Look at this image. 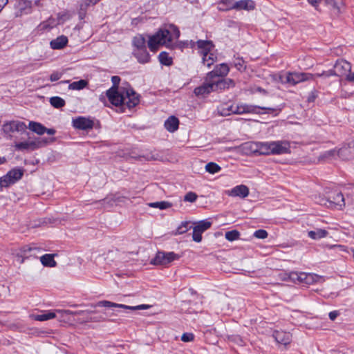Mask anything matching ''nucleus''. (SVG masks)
Returning <instances> with one entry per match:
<instances>
[{
  "label": "nucleus",
  "instance_id": "nucleus-35",
  "mask_svg": "<svg viewBox=\"0 0 354 354\" xmlns=\"http://www.w3.org/2000/svg\"><path fill=\"white\" fill-rule=\"evenodd\" d=\"M8 174L10 176L12 180H13L14 183L21 178L23 176L24 172L21 169H13L8 172Z\"/></svg>",
  "mask_w": 354,
  "mask_h": 354
},
{
  "label": "nucleus",
  "instance_id": "nucleus-18",
  "mask_svg": "<svg viewBox=\"0 0 354 354\" xmlns=\"http://www.w3.org/2000/svg\"><path fill=\"white\" fill-rule=\"evenodd\" d=\"M41 142L40 141H24L15 142V148L17 151H25V150H35L40 147H41Z\"/></svg>",
  "mask_w": 354,
  "mask_h": 354
},
{
  "label": "nucleus",
  "instance_id": "nucleus-15",
  "mask_svg": "<svg viewBox=\"0 0 354 354\" xmlns=\"http://www.w3.org/2000/svg\"><path fill=\"white\" fill-rule=\"evenodd\" d=\"M213 80H208V76L206 75L204 83L196 88H195L194 92L196 95H205L211 92H214Z\"/></svg>",
  "mask_w": 354,
  "mask_h": 354
},
{
  "label": "nucleus",
  "instance_id": "nucleus-44",
  "mask_svg": "<svg viewBox=\"0 0 354 354\" xmlns=\"http://www.w3.org/2000/svg\"><path fill=\"white\" fill-rule=\"evenodd\" d=\"M240 233L239 231L234 230L225 232V237L230 241H233L239 239Z\"/></svg>",
  "mask_w": 354,
  "mask_h": 354
},
{
  "label": "nucleus",
  "instance_id": "nucleus-25",
  "mask_svg": "<svg viewBox=\"0 0 354 354\" xmlns=\"http://www.w3.org/2000/svg\"><path fill=\"white\" fill-rule=\"evenodd\" d=\"M68 37L65 35H61L50 42V46L52 49L59 50L64 48L68 44Z\"/></svg>",
  "mask_w": 354,
  "mask_h": 354
},
{
  "label": "nucleus",
  "instance_id": "nucleus-14",
  "mask_svg": "<svg viewBox=\"0 0 354 354\" xmlns=\"http://www.w3.org/2000/svg\"><path fill=\"white\" fill-rule=\"evenodd\" d=\"M124 96L126 97L124 105H127L129 109L135 107L140 102L139 95L131 87H124Z\"/></svg>",
  "mask_w": 354,
  "mask_h": 354
},
{
  "label": "nucleus",
  "instance_id": "nucleus-28",
  "mask_svg": "<svg viewBox=\"0 0 354 354\" xmlns=\"http://www.w3.org/2000/svg\"><path fill=\"white\" fill-rule=\"evenodd\" d=\"M328 235V232L324 229L315 228L314 230L308 232V236L312 239L319 240L320 239L326 237Z\"/></svg>",
  "mask_w": 354,
  "mask_h": 354
},
{
  "label": "nucleus",
  "instance_id": "nucleus-62",
  "mask_svg": "<svg viewBox=\"0 0 354 354\" xmlns=\"http://www.w3.org/2000/svg\"><path fill=\"white\" fill-rule=\"evenodd\" d=\"M46 133H47L48 135H54L55 133V130L53 129L46 128Z\"/></svg>",
  "mask_w": 354,
  "mask_h": 354
},
{
  "label": "nucleus",
  "instance_id": "nucleus-31",
  "mask_svg": "<svg viewBox=\"0 0 354 354\" xmlns=\"http://www.w3.org/2000/svg\"><path fill=\"white\" fill-rule=\"evenodd\" d=\"M55 254H46L40 257L41 263L47 267H55L57 265L56 261L54 260Z\"/></svg>",
  "mask_w": 354,
  "mask_h": 354
},
{
  "label": "nucleus",
  "instance_id": "nucleus-59",
  "mask_svg": "<svg viewBox=\"0 0 354 354\" xmlns=\"http://www.w3.org/2000/svg\"><path fill=\"white\" fill-rule=\"evenodd\" d=\"M338 315H339V313L337 310H334V311L330 312L328 316H329L330 319L333 321L337 318Z\"/></svg>",
  "mask_w": 354,
  "mask_h": 354
},
{
  "label": "nucleus",
  "instance_id": "nucleus-13",
  "mask_svg": "<svg viewBox=\"0 0 354 354\" xmlns=\"http://www.w3.org/2000/svg\"><path fill=\"white\" fill-rule=\"evenodd\" d=\"M333 71L335 73V76L346 77L351 71V65L344 59L337 60L334 65Z\"/></svg>",
  "mask_w": 354,
  "mask_h": 354
},
{
  "label": "nucleus",
  "instance_id": "nucleus-47",
  "mask_svg": "<svg viewBox=\"0 0 354 354\" xmlns=\"http://www.w3.org/2000/svg\"><path fill=\"white\" fill-rule=\"evenodd\" d=\"M335 156H337V150H336V149H331V150H328V151H326L324 152L320 156V158H322V159H327V158H333Z\"/></svg>",
  "mask_w": 354,
  "mask_h": 354
},
{
  "label": "nucleus",
  "instance_id": "nucleus-26",
  "mask_svg": "<svg viewBox=\"0 0 354 354\" xmlns=\"http://www.w3.org/2000/svg\"><path fill=\"white\" fill-rule=\"evenodd\" d=\"M318 279V276L306 272H298V283L310 284Z\"/></svg>",
  "mask_w": 354,
  "mask_h": 354
},
{
  "label": "nucleus",
  "instance_id": "nucleus-7",
  "mask_svg": "<svg viewBox=\"0 0 354 354\" xmlns=\"http://www.w3.org/2000/svg\"><path fill=\"white\" fill-rule=\"evenodd\" d=\"M106 96L109 101L114 106H118L124 105L126 97L124 96V87L121 86L119 89L111 87L106 91Z\"/></svg>",
  "mask_w": 354,
  "mask_h": 354
},
{
  "label": "nucleus",
  "instance_id": "nucleus-1",
  "mask_svg": "<svg viewBox=\"0 0 354 354\" xmlns=\"http://www.w3.org/2000/svg\"><path fill=\"white\" fill-rule=\"evenodd\" d=\"M180 36L178 28L171 24L167 28L160 29L155 35L149 37L148 46L153 52H156L160 45L171 46L172 41Z\"/></svg>",
  "mask_w": 354,
  "mask_h": 354
},
{
  "label": "nucleus",
  "instance_id": "nucleus-45",
  "mask_svg": "<svg viewBox=\"0 0 354 354\" xmlns=\"http://www.w3.org/2000/svg\"><path fill=\"white\" fill-rule=\"evenodd\" d=\"M12 184H14V182L8 174L0 178L1 188L7 187Z\"/></svg>",
  "mask_w": 354,
  "mask_h": 354
},
{
  "label": "nucleus",
  "instance_id": "nucleus-9",
  "mask_svg": "<svg viewBox=\"0 0 354 354\" xmlns=\"http://www.w3.org/2000/svg\"><path fill=\"white\" fill-rule=\"evenodd\" d=\"M212 225V223L207 220H203L198 222L193 228L192 239L195 242L200 243L202 241V234L208 230Z\"/></svg>",
  "mask_w": 354,
  "mask_h": 354
},
{
  "label": "nucleus",
  "instance_id": "nucleus-17",
  "mask_svg": "<svg viewBox=\"0 0 354 354\" xmlns=\"http://www.w3.org/2000/svg\"><path fill=\"white\" fill-rule=\"evenodd\" d=\"M264 145L265 142H248L243 144V149L252 153L264 155L263 150V145Z\"/></svg>",
  "mask_w": 354,
  "mask_h": 354
},
{
  "label": "nucleus",
  "instance_id": "nucleus-19",
  "mask_svg": "<svg viewBox=\"0 0 354 354\" xmlns=\"http://www.w3.org/2000/svg\"><path fill=\"white\" fill-rule=\"evenodd\" d=\"M213 85L214 91H218L229 88L230 87H234L235 84L232 79L219 78L213 80Z\"/></svg>",
  "mask_w": 354,
  "mask_h": 354
},
{
  "label": "nucleus",
  "instance_id": "nucleus-36",
  "mask_svg": "<svg viewBox=\"0 0 354 354\" xmlns=\"http://www.w3.org/2000/svg\"><path fill=\"white\" fill-rule=\"evenodd\" d=\"M158 59L162 65L171 66L172 64V59L166 52H161L158 55Z\"/></svg>",
  "mask_w": 354,
  "mask_h": 354
},
{
  "label": "nucleus",
  "instance_id": "nucleus-53",
  "mask_svg": "<svg viewBox=\"0 0 354 354\" xmlns=\"http://www.w3.org/2000/svg\"><path fill=\"white\" fill-rule=\"evenodd\" d=\"M328 3L332 6L336 14L341 12V8L337 2L334 0H328Z\"/></svg>",
  "mask_w": 354,
  "mask_h": 354
},
{
  "label": "nucleus",
  "instance_id": "nucleus-38",
  "mask_svg": "<svg viewBox=\"0 0 354 354\" xmlns=\"http://www.w3.org/2000/svg\"><path fill=\"white\" fill-rule=\"evenodd\" d=\"M87 85L88 82L86 80H80L70 84L68 88L72 90H81L86 87Z\"/></svg>",
  "mask_w": 354,
  "mask_h": 354
},
{
  "label": "nucleus",
  "instance_id": "nucleus-55",
  "mask_svg": "<svg viewBox=\"0 0 354 354\" xmlns=\"http://www.w3.org/2000/svg\"><path fill=\"white\" fill-rule=\"evenodd\" d=\"M62 76V73L58 71L53 72L50 76V80L51 82H55L59 80Z\"/></svg>",
  "mask_w": 354,
  "mask_h": 354
},
{
  "label": "nucleus",
  "instance_id": "nucleus-54",
  "mask_svg": "<svg viewBox=\"0 0 354 354\" xmlns=\"http://www.w3.org/2000/svg\"><path fill=\"white\" fill-rule=\"evenodd\" d=\"M127 309H130V310H145V309H149L151 306L149 305H147V304H141V305H138V306H127Z\"/></svg>",
  "mask_w": 354,
  "mask_h": 354
},
{
  "label": "nucleus",
  "instance_id": "nucleus-23",
  "mask_svg": "<svg viewBox=\"0 0 354 354\" xmlns=\"http://www.w3.org/2000/svg\"><path fill=\"white\" fill-rule=\"evenodd\" d=\"M249 194V189L246 185H237L228 192V195L231 196H239L245 198Z\"/></svg>",
  "mask_w": 354,
  "mask_h": 354
},
{
  "label": "nucleus",
  "instance_id": "nucleus-43",
  "mask_svg": "<svg viewBox=\"0 0 354 354\" xmlns=\"http://www.w3.org/2000/svg\"><path fill=\"white\" fill-rule=\"evenodd\" d=\"M205 169L209 174H215L220 171L221 167L216 163L210 162L205 165Z\"/></svg>",
  "mask_w": 354,
  "mask_h": 354
},
{
  "label": "nucleus",
  "instance_id": "nucleus-50",
  "mask_svg": "<svg viewBox=\"0 0 354 354\" xmlns=\"http://www.w3.org/2000/svg\"><path fill=\"white\" fill-rule=\"evenodd\" d=\"M100 1V0H85L81 3L80 8L81 10L86 9L88 6L91 5H95Z\"/></svg>",
  "mask_w": 354,
  "mask_h": 354
},
{
  "label": "nucleus",
  "instance_id": "nucleus-40",
  "mask_svg": "<svg viewBox=\"0 0 354 354\" xmlns=\"http://www.w3.org/2000/svg\"><path fill=\"white\" fill-rule=\"evenodd\" d=\"M56 25H57V24L55 23L54 19H49L48 20L41 23L39 25L38 28L40 30H46L51 29L52 28H53Z\"/></svg>",
  "mask_w": 354,
  "mask_h": 354
},
{
  "label": "nucleus",
  "instance_id": "nucleus-21",
  "mask_svg": "<svg viewBox=\"0 0 354 354\" xmlns=\"http://www.w3.org/2000/svg\"><path fill=\"white\" fill-rule=\"evenodd\" d=\"M234 10L240 11L242 10L251 11L255 8V3L252 0H240L235 1Z\"/></svg>",
  "mask_w": 354,
  "mask_h": 354
},
{
  "label": "nucleus",
  "instance_id": "nucleus-48",
  "mask_svg": "<svg viewBox=\"0 0 354 354\" xmlns=\"http://www.w3.org/2000/svg\"><path fill=\"white\" fill-rule=\"evenodd\" d=\"M268 236V234L266 230H256L254 233V236L260 239H264L267 238Z\"/></svg>",
  "mask_w": 354,
  "mask_h": 354
},
{
  "label": "nucleus",
  "instance_id": "nucleus-2",
  "mask_svg": "<svg viewBox=\"0 0 354 354\" xmlns=\"http://www.w3.org/2000/svg\"><path fill=\"white\" fill-rule=\"evenodd\" d=\"M259 110H267L268 113L277 112L275 115L280 111V109H277L247 104H237L231 105L225 104L221 109L220 112L222 115H228L231 113L239 115L244 113H262Z\"/></svg>",
  "mask_w": 354,
  "mask_h": 354
},
{
  "label": "nucleus",
  "instance_id": "nucleus-10",
  "mask_svg": "<svg viewBox=\"0 0 354 354\" xmlns=\"http://www.w3.org/2000/svg\"><path fill=\"white\" fill-rule=\"evenodd\" d=\"M337 156L346 160L354 158V139L344 144L342 147L337 150Z\"/></svg>",
  "mask_w": 354,
  "mask_h": 354
},
{
  "label": "nucleus",
  "instance_id": "nucleus-58",
  "mask_svg": "<svg viewBox=\"0 0 354 354\" xmlns=\"http://www.w3.org/2000/svg\"><path fill=\"white\" fill-rule=\"evenodd\" d=\"M88 320L91 321V322H101V321L105 320V317H104L102 315H100V316H93V317H90L88 318Z\"/></svg>",
  "mask_w": 354,
  "mask_h": 354
},
{
  "label": "nucleus",
  "instance_id": "nucleus-22",
  "mask_svg": "<svg viewBox=\"0 0 354 354\" xmlns=\"http://www.w3.org/2000/svg\"><path fill=\"white\" fill-rule=\"evenodd\" d=\"M273 337L277 343L285 346L289 344L291 342V335L288 332L276 330L273 334Z\"/></svg>",
  "mask_w": 354,
  "mask_h": 354
},
{
  "label": "nucleus",
  "instance_id": "nucleus-51",
  "mask_svg": "<svg viewBox=\"0 0 354 354\" xmlns=\"http://www.w3.org/2000/svg\"><path fill=\"white\" fill-rule=\"evenodd\" d=\"M196 198H197V195L192 192H189L187 194H186V195L185 196L184 200H185V201L193 203L196 200Z\"/></svg>",
  "mask_w": 354,
  "mask_h": 354
},
{
  "label": "nucleus",
  "instance_id": "nucleus-61",
  "mask_svg": "<svg viewBox=\"0 0 354 354\" xmlns=\"http://www.w3.org/2000/svg\"><path fill=\"white\" fill-rule=\"evenodd\" d=\"M308 2L314 6L315 8H317L318 3H319L317 0H308Z\"/></svg>",
  "mask_w": 354,
  "mask_h": 354
},
{
  "label": "nucleus",
  "instance_id": "nucleus-20",
  "mask_svg": "<svg viewBox=\"0 0 354 354\" xmlns=\"http://www.w3.org/2000/svg\"><path fill=\"white\" fill-rule=\"evenodd\" d=\"M197 46L199 53L203 55L204 54L211 52L214 47L212 41L209 40H198L197 41H192V47Z\"/></svg>",
  "mask_w": 354,
  "mask_h": 354
},
{
  "label": "nucleus",
  "instance_id": "nucleus-27",
  "mask_svg": "<svg viewBox=\"0 0 354 354\" xmlns=\"http://www.w3.org/2000/svg\"><path fill=\"white\" fill-rule=\"evenodd\" d=\"M164 126L168 131L173 133L178 129L179 120L174 115L169 116L165 120Z\"/></svg>",
  "mask_w": 354,
  "mask_h": 354
},
{
  "label": "nucleus",
  "instance_id": "nucleus-12",
  "mask_svg": "<svg viewBox=\"0 0 354 354\" xmlns=\"http://www.w3.org/2000/svg\"><path fill=\"white\" fill-rule=\"evenodd\" d=\"M230 71V68L227 64L223 63L218 65H216L213 71L209 72L207 75L208 76V80H216L219 78H223L226 76Z\"/></svg>",
  "mask_w": 354,
  "mask_h": 354
},
{
  "label": "nucleus",
  "instance_id": "nucleus-33",
  "mask_svg": "<svg viewBox=\"0 0 354 354\" xmlns=\"http://www.w3.org/2000/svg\"><path fill=\"white\" fill-rule=\"evenodd\" d=\"M95 306L108 307V308L115 307V308H123V309H125V308H128L127 305L119 304L113 303V302H111V301H106V300H103V301H98L95 305Z\"/></svg>",
  "mask_w": 354,
  "mask_h": 354
},
{
  "label": "nucleus",
  "instance_id": "nucleus-39",
  "mask_svg": "<svg viewBox=\"0 0 354 354\" xmlns=\"http://www.w3.org/2000/svg\"><path fill=\"white\" fill-rule=\"evenodd\" d=\"M216 57L210 52L207 53L203 55V62L206 64L207 67H210L215 62Z\"/></svg>",
  "mask_w": 354,
  "mask_h": 354
},
{
  "label": "nucleus",
  "instance_id": "nucleus-52",
  "mask_svg": "<svg viewBox=\"0 0 354 354\" xmlns=\"http://www.w3.org/2000/svg\"><path fill=\"white\" fill-rule=\"evenodd\" d=\"M194 335L191 333H185L181 336V340L184 342H189L194 340Z\"/></svg>",
  "mask_w": 354,
  "mask_h": 354
},
{
  "label": "nucleus",
  "instance_id": "nucleus-32",
  "mask_svg": "<svg viewBox=\"0 0 354 354\" xmlns=\"http://www.w3.org/2000/svg\"><path fill=\"white\" fill-rule=\"evenodd\" d=\"M117 201L118 198H116L115 195L110 194L105 197L104 199L97 202L101 203L103 207L106 208L113 206L114 203H115Z\"/></svg>",
  "mask_w": 354,
  "mask_h": 354
},
{
  "label": "nucleus",
  "instance_id": "nucleus-11",
  "mask_svg": "<svg viewBox=\"0 0 354 354\" xmlns=\"http://www.w3.org/2000/svg\"><path fill=\"white\" fill-rule=\"evenodd\" d=\"M328 207L342 209L346 205L345 198L341 192H332L328 195Z\"/></svg>",
  "mask_w": 354,
  "mask_h": 354
},
{
  "label": "nucleus",
  "instance_id": "nucleus-41",
  "mask_svg": "<svg viewBox=\"0 0 354 354\" xmlns=\"http://www.w3.org/2000/svg\"><path fill=\"white\" fill-rule=\"evenodd\" d=\"M220 4L223 6V7L219 8L220 10L227 11L234 10L235 1L234 0H221Z\"/></svg>",
  "mask_w": 354,
  "mask_h": 354
},
{
  "label": "nucleus",
  "instance_id": "nucleus-56",
  "mask_svg": "<svg viewBox=\"0 0 354 354\" xmlns=\"http://www.w3.org/2000/svg\"><path fill=\"white\" fill-rule=\"evenodd\" d=\"M289 279L294 282L298 283V272H291L288 274Z\"/></svg>",
  "mask_w": 354,
  "mask_h": 354
},
{
  "label": "nucleus",
  "instance_id": "nucleus-3",
  "mask_svg": "<svg viewBox=\"0 0 354 354\" xmlns=\"http://www.w3.org/2000/svg\"><path fill=\"white\" fill-rule=\"evenodd\" d=\"M95 313V311L92 310H79V311H71L70 310H60L57 309L54 311H45L44 313L40 315H35L32 314L30 315V317L36 321L44 322L49 319H54L57 317V315L59 314L60 317H64L66 315H87Z\"/></svg>",
  "mask_w": 354,
  "mask_h": 354
},
{
  "label": "nucleus",
  "instance_id": "nucleus-24",
  "mask_svg": "<svg viewBox=\"0 0 354 354\" xmlns=\"http://www.w3.org/2000/svg\"><path fill=\"white\" fill-rule=\"evenodd\" d=\"M133 55L140 64H146L150 61V55L147 52V47L138 50H133Z\"/></svg>",
  "mask_w": 354,
  "mask_h": 354
},
{
  "label": "nucleus",
  "instance_id": "nucleus-42",
  "mask_svg": "<svg viewBox=\"0 0 354 354\" xmlns=\"http://www.w3.org/2000/svg\"><path fill=\"white\" fill-rule=\"evenodd\" d=\"M189 224L190 222L189 221L182 222L181 224L176 229V232H174V234H183L187 232L191 228V226H189Z\"/></svg>",
  "mask_w": 354,
  "mask_h": 354
},
{
  "label": "nucleus",
  "instance_id": "nucleus-37",
  "mask_svg": "<svg viewBox=\"0 0 354 354\" xmlns=\"http://www.w3.org/2000/svg\"><path fill=\"white\" fill-rule=\"evenodd\" d=\"M50 104L56 109H59L65 106V100L60 97L55 96L50 98Z\"/></svg>",
  "mask_w": 354,
  "mask_h": 354
},
{
  "label": "nucleus",
  "instance_id": "nucleus-4",
  "mask_svg": "<svg viewBox=\"0 0 354 354\" xmlns=\"http://www.w3.org/2000/svg\"><path fill=\"white\" fill-rule=\"evenodd\" d=\"M290 148L289 142L285 140L265 142V145H263L264 155L290 153Z\"/></svg>",
  "mask_w": 354,
  "mask_h": 354
},
{
  "label": "nucleus",
  "instance_id": "nucleus-8",
  "mask_svg": "<svg viewBox=\"0 0 354 354\" xmlns=\"http://www.w3.org/2000/svg\"><path fill=\"white\" fill-rule=\"evenodd\" d=\"M178 259L179 255L174 252H158L156 257L151 260V263L156 266H167Z\"/></svg>",
  "mask_w": 354,
  "mask_h": 354
},
{
  "label": "nucleus",
  "instance_id": "nucleus-5",
  "mask_svg": "<svg viewBox=\"0 0 354 354\" xmlns=\"http://www.w3.org/2000/svg\"><path fill=\"white\" fill-rule=\"evenodd\" d=\"M26 124L20 120H8L4 122L1 127V131L7 139H12L13 134L16 132L21 134L26 132Z\"/></svg>",
  "mask_w": 354,
  "mask_h": 354
},
{
  "label": "nucleus",
  "instance_id": "nucleus-57",
  "mask_svg": "<svg viewBox=\"0 0 354 354\" xmlns=\"http://www.w3.org/2000/svg\"><path fill=\"white\" fill-rule=\"evenodd\" d=\"M111 81H112V83H113V86L112 87H115L116 89H119L120 88L118 87V85L120 84V77L119 76H113L111 77Z\"/></svg>",
  "mask_w": 354,
  "mask_h": 354
},
{
  "label": "nucleus",
  "instance_id": "nucleus-16",
  "mask_svg": "<svg viewBox=\"0 0 354 354\" xmlns=\"http://www.w3.org/2000/svg\"><path fill=\"white\" fill-rule=\"evenodd\" d=\"M73 126L77 129L88 130L93 129L94 122L89 118L80 116L73 120Z\"/></svg>",
  "mask_w": 354,
  "mask_h": 354
},
{
  "label": "nucleus",
  "instance_id": "nucleus-29",
  "mask_svg": "<svg viewBox=\"0 0 354 354\" xmlns=\"http://www.w3.org/2000/svg\"><path fill=\"white\" fill-rule=\"evenodd\" d=\"M132 45L133 47V50H138L146 46V40L142 35H138L133 38Z\"/></svg>",
  "mask_w": 354,
  "mask_h": 354
},
{
  "label": "nucleus",
  "instance_id": "nucleus-63",
  "mask_svg": "<svg viewBox=\"0 0 354 354\" xmlns=\"http://www.w3.org/2000/svg\"><path fill=\"white\" fill-rule=\"evenodd\" d=\"M331 248H342L343 246L340 245H333Z\"/></svg>",
  "mask_w": 354,
  "mask_h": 354
},
{
  "label": "nucleus",
  "instance_id": "nucleus-46",
  "mask_svg": "<svg viewBox=\"0 0 354 354\" xmlns=\"http://www.w3.org/2000/svg\"><path fill=\"white\" fill-rule=\"evenodd\" d=\"M15 6L21 12L26 8L30 6V2L26 0H17Z\"/></svg>",
  "mask_w": 354,
  "mask_h": 354
},
{
  "label": "nucleus",
  "instance_id": "nucleus-6",
  "mask_svg": "<svg viewBox=\"0 0 354 354\" xmlns=\"http://www.w3.org/2000/svg\"><path fill=\"white\" fill-rule=\"evenodd\" d=\"M282 83L295 86L299 83L314 79V75L309 73L288 72L284 76L280 77Z\"/></svg>",
  "mask_w": 354,
  "mask_h": 354
},
{
  "label": "nucleus",
  "instance_id": "nucleus-49",
  "mask_svg": "<svg viewBox=\"0 0 354 354\" xmlns=\"http://www.w3.org/2000/svg\"><path fill=\"white\" fill-rule=\"evenodd\" d=\"M335 72L333 71V69H330V70H328L327 71H323L322 73H316V74H313L314 75V78L315 77H330V76H335Z\"/></svg>",
  "mask_w": 354,
  "mask_h": 354
},
{
  "label": "nucleus",
  "instance_id": "nucleus-60",
  "mask_svg": "<svg viewBox=\"0 0 354 354\" xmlns=\"http://www.w3.org/2000/svg\"><path fill=\"white\" fill-rule=\"evenodd\" d=\"M346 80L350 82L354 83V72H349L348 74L346 77Z\"/></svg>",
  "mask_w": 354,
  "mask_h": 354
},
{
  "label": "nucleus",
  "instance_id": "nucleus-34",
  "mask_svg": "<svg viewBox=\"0 0 354 354\" xmlns=\"http://www.w3.org/2000/svg\"><path fill=\"white\" fill-rule=\"evenodd\" d=\"M148 205L153 208H158L160 209H166L170 208L172 204L168 201H158L148 203Z\"/></svg>",
  "mask_w": 354,
  "mask_h": 354
},
{
  "label": "nucleus",
  "instance_id": "nucleus-64",
  "mask_svg": "<svg viewBox=\"0 0 354 354\" xmlns=\"http://www.w3.org/2000/svg\"><path fill=\"white\" fill-rule=\"evenodd\" d=\"M4 161H5V159H4L3 158H1L0 157V165L3 164V163L4 162Z\"/></svg>",
  "mask_w": 354,
  "mask_h": 354
},
{
  "label": "nucleus",
  "instance_id": "nucleus-30",
  "mask_svg": "<svg viewBox=\"0 0 354 354\" xmlns=\"http://www.w3.org/2000/svg\"><path fill=\"white\" fill-rule=\"evenodd\" d=\"M28 127L30 130L38 135H43L46 133V128L41 123L31 121L29 122Z\"/></svg>",
  "mask_w": 354,
  "mask_h": 354
}]
</instances>
